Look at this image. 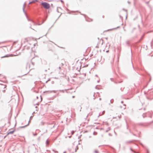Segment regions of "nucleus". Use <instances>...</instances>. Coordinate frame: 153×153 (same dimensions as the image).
I'll return each mask as SVG.
<instances>
[{"mask_svg":"<svg viewBox=\"0 0 153 153\" xmlns=\"http://www.w3.org/2000/svg\"><path fill=\"white\" fill-rule=\"evenodd\" d=\"M41 4L46 9H48L50 7V4L46 2H42Z\"/></svg>","mask_w":153,"mask_h":153,"instance_id":"nucleus-1","label":"nucleus"},{"mask_svg":"<svg viewBox=\"0 0 153 153\" xmlns=\"http://www.w3.org/2000/svg\"><path fill=\"white\" fill-rule=\"evenodd\" d=\"M108 62L110 63L111 66H112L114 62V58L113 56H110L108 59Z\"/></svg>","mask_w":153,"mask_h":153,"instance_id":"nucleus-2","label":"nucleus"},{"mask_svg":"<svg viewBox=\"0 0 153 153\" xmlns=\"http://www.w3.org/2000/svg\"><path fill=\"white\" fill-rule=\"evenodd\" d=\"M56 124L54 123H52L49 124L50 126H49L51 128H52L55 127Z\"/></svg>","mask_w":153,"mask_h":153,"instance_id":"nucleus-3","label":"nucleus"},{"mask_svg":"<svg viewBox=\"0 0 153 153\" xmlns=\"http://www.w3.org/2000/svg\"><path fill=\"white\" fill-rule=\"evenodd\" d=\"M15 131V129H14L13 131H10L9 130L8 132V133H7V134L8 135L10 134H12Z\"/></svg>","mask_w":153,"mask_h":153,"instance_id":"nucleus-4","label":"nucleus"},{"mask_svg":"<svg viewBox=\"0 0 153 153\" xmlns=\"http://www.w3.org/2000/svg\"><path fill=\"white\" fill-rule=\"evenodd\" d=\"M25 5H26V3H25L23 5V11L24 13H25L26 14V12H25Z\"/></svg>","mask_w":153,"mask_h":153,"instance_id":"nucleus-5","label":"nucleus"},{"mask_svg":"<svg viewBox=\"0 0 153 153\" xmlns=\"http://www.w3.org/2000/svg\"><path fill=\"white\" fill-rule=\"evenodd\" d=\"M49 141L48 140H47L45 142V144H46V146H48L49 145Z\"/></svg>","mask_w":153,"mask_h":153,"instance_id":"nucleus-6","label":"nucleus"},{"mask_svg":"<svg viewBox=\"0 0 153 153\" xmlns=\"http://www.w3.org/2000/svg\"><path fill=\"white\" fill-rule=\"evenodd\" d=\"M38 1L37 0H32L31 1V3H35L36 2H37Z\"/></svg>","mask_w":153,"mask_h":153,"instance_id":"nucleus-7","label":"nucleus"},{"mask_svg":"<svg viewBox=\"0 0 153 153\" xmlns=\"http://www.w3.org/2000/svg\"><path fill=\"white\" fill-rule=\"evenodd\" d=\"M111 129V128L110 127H109L108 128V129L107 130H106L105 131V132H107L109 131Z\"/></svg>","mask_w":153,"mask_h":153,"instance_id":"nucleus-8","label":"nucleus"},{"mask_svg":"<svg viewBox=\"0 0 153 153\" xmlns=\"http://www.w3.org/2000/svg\"><path fill=\"white\" fill-rule=\"evenodd\" d=\"M9 56L8 55H5L4 56H2L1 57V58H4V57H7Z\"/></svg>","mask_w":153,"mask_h":153,"instance_id":"nucleus-9","label":"nucleus"},{"mask_svg":"<svg viewBox=\"0 0 153 153\" xmlns=\"http://www.w3.org/2000/svg\"><path fill=\"white\" fill-rule=\"evenodd\" d=\"M44 123H44V122H41V123H40V125H42V126H43V125H44Z\"/></svg>","mask_w":153,"mask_h":153,"instance_id":"nucleus-10","label":"nucleus"},{"mask_svg":"<svg viewBox=\"0 0 153 153\" xmlns=\"http://www.w3.org/2000/svg\"><path fill=\"white\" fill-rule=\"evenodd\" d=\"M132 141H127V142H126V143L127 144L129 143H131L132 142Z\"/></svg>","mask_w":153,"mask_h":153,"instance_id":"nucleus-11","label":"nucleus"},{"mask_svg":"<svg viewBox=\"0 0 153 153\" xmlns=\"http://www.w3.org/2000/svg\"><path fill=\"white\" fill-rule=\"evenodd\" d=\"M27 126V125H26L25 126H21L20 127V128H25V127Z\"/></svg>","mask_w":153,"mask_h":153,"instance_id":"nucleus-12","label":"nucleus"},{"mask_svg":"<svg viewBox=\"0 0 153 153\" xmlns=\"http://www.w3.org/2000/svg\"><path fill=\"white\" fill-rule=\"evenodd\" d=\"M59 91L60 92H62V93L64 92V90H59Z\"/></svg>","mask_w":153,"mask_h":153,"instance_id":"nucleus-13","label":"nucleus"},{"mask_svg":"<svg viewBox=\"0 0 153 153\" xmlns=\"http://www.w3.org/2000/svg\"><path fill=\"white\" fill-rule=\"evenodd\" d=\"M78 149V147H77V146H76V148L75 149V152H76V151Z\"/></svg>","mask_w":153,"mask_h":153,"instance_id":"nucleus-14","label":"nucleus"},{"mask_svg":"<svg viewBox=\"0 0 153 153\" xmlns=\"http://www.w3.org/2000/svg\"><path fill=\"white\" fill-rule=\"evenodd\" d=\"M129 132H130V133H131L133 135L135 136V134H134L133 133H132V132L131 131V130H130V129L129 130Z\"/></svg>","mask_w":153,"mask_h":153,"instance_id":"nucleus-15","label":"nucleus"},{"mask_svg":"<svg viewBox=\"0 0 153 153\" xmlns=\"http://www.w3.org/2000/svg\"><path fill=\"white\" fill-rule=\"evenodd\" d=\"M52 151H53V152H54L55 153H58V152L57 151H56L54 150H53H53H52Z\"/></svg>","mask_w":153,"mask_h":153,"instance_id":"nucleus-16","label":"nucleus"},{"mask_svg":"<svg viewBox=\"0 0 153 153\" xmlns=\"http://www.w3.org/2000/svg\"><path fill=\"white\" fill-rule=\"evenodd\" d=\"M97 134V132H95L94 131V132H93V134L94 135H95L96 134Z\"/></svg>","mask_w":153,"mask_h":153,"instance_id":"nucleus-17","label":"nucleus"},{"mask_svg":"<svg viewBox=\"0 0 153 153\" xmlns=\"http://www.w3.org/2000/svg\"><path fill=\"white\" fill-rule=\"evenodd\" d=\"M113 100H110V102H111V103H113Z\"/></svg>","mask_w":153,"mask_h":153,"instance_id":"nucleus-18","label":"nucleus"},{"mask_svg":"<svg viewBox=\"0 0 153 153\" xmlns=\"http://www.w3.org/2000/svg\"><path fill=\"white\" fill-rule=\"evenodd\" d=\"M37 134L36 133L35 134H33V135L34 136H35Z\"/></svg>","mask_w":153,"mask_h":153,"instance_id":"nucleus-19","label":"nucleus"},{"mask_svg":"<svg viewBox=\"0 0 153 153\" xmlns=\"http://www.w3.org/2000/svg\"><path fill=\"white\" fill-rule=\"evenodd\" d=\"M124 106V107H123L124 109H125L126 108V105L124 104L123 105Z\"/></svg>","mask_w":153,"mask_h":153,"instance_id":"nucleus-20","label":"nucleus"},{"mask_svg":"<svg viewBox=\"0 0 153 153\" xmlns=\"http://www.w3.org/2000/svg\"><path fill=\"white\" fill-rule=\"evenodd\" d=\"M127 2L129 4H130L131 3L129 1H127Z\"/></svg>","mask_w":153,"mask_h":153,"instance_id":"nucleus-21","label":"nucleus"},{"mask_svg":"<svg viewBox=\"0 0 153 153\" xmlns=\"http://www.w3.org/2000/svg\"><path fill=\"white\" fill-rule=\"evenodd\" d=\"M108 135L109 136H112L111 134V133H110L108 134Z\"/></svg>","mask_w":153,"mask_h":153,"instance_id":"nucleus-22","label":"nucleus"},{"mask_svg":"<svg viewBox=\"0 0 153 153\" xmlns=\"http://www.w3.org/2000/svg\"><path fill=\"white\" fill-rule=\"evenodd\" d=\"M94 152L95 153H98V152L97 151V150H95V151H94Z\"/></svg>","mask_w":153,"mask_h":153,"instance_id":"nucleus-23","label":"nucleus"},{"mask_svg":"<svg viewBox=\"0 0 153 153\" xmlns=\"http://www.w3.org/2000/svg\"><path fill=\"white\" fill-rule=\"evenodd\" d=\"M40 137H38V140H40Z\"/></svg>","mask_w":153,"mask_h":153,"instance_id":"nucleus-24","label":"nucleus"},{"mask_svg":"<svg viewBox=\"0 0 153 153\" xmlns=\"http://www.w3.org/2000/svg\"><path fill=\"white\" fill-rule=\"evenodd\" d=\"M110 79H111V80L112 81H113V78H110Z\"/></svg>","mask_w":153,"mask_h":153,"instance_id":"nucleus-25","label":"nucleus"},{"mask_svg":"<svg viewBox=\"0 0 153 153\" xmlns=\"http://www.w3.org/2000/svg\"><path fill=\"white\" fill-rule=\"evenodd\" d=\"M105 113V111H103L102 112V114H104V113Z\"/></svg>","mask_w":153,"mask_h":153,"instance_id":"nucleus-26","label":"nucleus"},{"mask_svg":"<svg viewBox=\"0 0 153 153\" xmlns=\"http://www.w3.org/2000/svg\"><path fill=\"white\" fill-rule=\"evenodd\" d=\"M61 65V66H63V65H64V64H63V63H61V65Z\"/></svg>","mask_w":153,"mask_h":153,"instance_id":"nucleus-27","label":"nucleus"},{"mask_svg":"<svg viewBox=\"0 0 153 153\" xmlns=\"http://www.w3.org/2000/svg\"><path fill=\"white\" fill-rule=\"evenodd\" d=\"M30 122V120H29V121H28V124L27 125V126L29 125Z\"/></svg>","mask_w":153,"mask_h":153,"instance_id":"nucleus-28","label":"nucleus"},{"mask_svg":"<svg viewBox=\"0 0 153 153\" xmlns=\"http://www.w3.org/2000/svg\"><path fill=\"white\" fill-rule=\"evenodd\" d=\"M58 68H59V70L61 69V67H59Z\"/></svg>","mask_w":153,"mask_h":153,"instance_id":"nucleus-29","label":"nucleus"},{"mask_svg":"<svg viewBox=\"0 0 153 153\" xmlns=\"http://www.w3.org/2000/svg\"><path fill=\"white\" fill-rule=\"evenodd\" d=\"M31 4V1H30L29 3H28V4Z\"/></svg>","mask_w":153,"mask_h":153,"instance_id":"nucleus-30","label":"nucleus"},{"mask_svg":"<svg viewBox=\"0 0 153 153\" xmlns=\"http://www.w3.org/2000/svg\"><path fill=\"white\" fill-rule=\"evenodd\" d=\"M147 153H149V152L148 150H147Z\"/></svg>","mask_w":153,"mask_h":153,"instance_id":"nucleus-31","label":"nucleus"},{"mask_svg":"<svg viewBox=\"0 0 153 153\" xmlns=\"http://www.w3.org/2000/svg\"><path fill=\"white\" fill-rule=\"evenodd\" d=\"M101 115L100 114V113H99L98 117H99V116H100Z\"/></svg>","mask_w":153,"mask_h":153,"instance_id":"nucleus-32","label":"nucleus"},{"mask_svg":"<svg viewBox=\"0 0 153 153\" xmlns=\"http://www.w3.org/2000/svg\"><path fill=\"white\" fill-rule=\"evenodd\" d=\"M31 21L33 23V24L34 25V22L33 21Z\"/></svg>","mask_w":153,"mask_h":153,"instance_id":"nucleus-33","label":"nucleus"},{"mask_svg":"<svg viewBox=\"0 0 153 153\" xmlns=\"http://www.w3.org/2000/svg\"><path fill=\"white\" fill-rule=\"evenodd\" d=\"M49 80H48L46 82V83H47L48 82Z\"/></svg>","mask_w":153,"mask_h":153,"instance_id":"nucleus-34","label":"nucleus"},{"mask_svg":"<svg viewBox=\"0 0 153 153\" xmlns=\"http://www.w3.org/2000/svg\"><path fill=\"white\" fill-rule=\"evenodd\" d=\"M60 1H61V2H63V1H62V0H60Z\"/></svg>","mask_w":153,"mask_h":153,"instance_id":"nucleus-35","label":"nucleus"},{"mask_svg":"<svg viewBox=\"0 0 153 153\" xmlns=\"http://www.w3.org/2000/svg\"><path fill=\"white\" fill-rule=\"evenodd\" d=\"M47 152H50V150H47Z\"/></svg>","mask_w":153,"mask_h":153,"instance_id":"nucleus-36","label":"nucleus"},{"mask_svg":"<svg viewBox=\"0 0 153 153\" xmlns=\"http://www.w3.org/2000/svg\"><path fill=\"white\" fill-rule=\"evenodd\" d=\"M123 101H122L121 102V103H123Z\"/></svg>","mask_w":153,"mask_h":153,"instance_id":"nucleus-37","label":"nucleus"},{"mask_svg":"<svg viewBox=\"0 0 153 153\" xmlns=\"http://www.w3.org/2000/svg\"><path fill=\"white\" fill-rule=\"evenodd\" d=\"M114 82V83H116V84L117 83V82Z\"/></svg>","mask_w":153,"mask_h":153,"instance_id":"nucleus-38","label":"nucleus"},{"mask_svg":"<svg viewBox=\"0 0 153 153\" xmlns=\"http://www.w3.org/2000/svg\"><path fill=\"white\" fill-rule=\"evenodd\" d=\"M74 97H75V96H72V98H74Z\"/></svg>","mask_w":153,"mask_h":153,"instance_id":"nucleus-39","label":"nucleus"},{"mask_svg":"<svg viewBox=\"0 0 153 153\" xmlns=\"http://www.w3.org/2000/svg\"><path fill=\"white\" fill-rule=\"evenodd\" d=\"M32 64L33 65V64H34V62H32Z\"/></svg>","mask_w":153,"mask_h":153,"instance_id":"nucleus-40","label":"nucleus"},{"mask_svg":"<svg viewBox=\"0 0 153 153\" xmlns=\"http://www.w3.org/2000/svg\"><path fill=\"white\" fill-rule=\"evenodd\" d=\"M123 10H125V11H126V10H125V9H123Z\"/></svg>","mask_w":153,"mask_h":153,"instance_id":"nucleus-41","label":"nucleus"},{"mask_svg":"<svg viewBox=\"0 0 153 153\" xmlns=\"http://www.w3.org/2000/svg\"><path fill=\"white\" fill-rule=\"evenodd\" d=\"M36 98L37 99L38 98V96L36 97Z\"/></svg>","mask_w":153,"mask_h":153,"instance_id":"nucleus-42","label":"nucleus"},{"mask_svg":"<svg viewBox=\"0 0 153 153\" xmlns=\"http://www.w3.org/2000/svg\"><path fill=\"white\" fill-rule=\"evenodd\" d=\"M95 76H97H97H97V75H95Z\"/></svg>","mask_w":153,"mask_h":153,"instance_id":"nucleus-43","label":"nucleus"},{"mask_svg":"<svg viewBox=\"0 0 153 153\" xmlns=\"http://www.w3.org/2000/svg\"><path fill=\"white\" fill-rule=\"evenodd\" d=\"M53 91L54 92H56V91Z\"/></svg>","mask_w":153,"mask_h":153,"instance_id":"nucleus-44","label":"nucleus"},{"mask_svg":"<svg viewBox=\"0 0 153 153\" xmlns=\"http://www.w3.org/2000/svg\"><path fill=\"white\" fill-rule=\"evenodd\" d=\"M35 108H37V106H36L35 107Z\"/></svg>","mask_w":153,"mask_h":153,"instance_id":"nucleus-45","label":"nucleus"},{"mask_svg":"<svg viewBox=\"0 0 153 153\" xmlns=\"http://www.w3.org/2000/svg\"><path fill=\"white\" fill-rule=\"evenodd\" d=\"M32 117V116H31L30 117V119L31 118V117Z\"/></svg>","mask_w":153,"mask_h":153,"instance_id":"nucleus-46","label":"nucleus"},{"mask_svg":"<svg viewBox=\"0 0 153 153\" xmlns=\"http://www.w3.org/2000/svg\"><path fill=\"white\" fill-rule=\"evenodd\" d=\"M114 132L115 134H116V132H115V131H114Z\"/></svg>","mask_w":153,"mask_h":153,"instance_id":"nucleus-47","label":"nucleus"},{"mask_svg":"<svg viewBox=\"0 0 153 153\" xmlns=\"http://www.w3.org/2000/svg\"><path fill=\"white\" fill-rule=\"evenodd\" d=\"M131 149V151H133V150H132V149Z\"/></svg>","mask_w":153,"mask_h":153,"instance_id":"nucleus-48","label":"nucleus"},{"mask_svg":"<svg viewBox=\"0 0 153 153\" xmlns=\"http://www.w3.org/2000/svg\"><path fill=\"white\" fill-rule=\"evenodd\" d=\"M121 82H122V81H121V82H119V83H121Z\"/></svg>","mask_w":153,"mask_h":153,"instance_id":"nucleus-49","label":"nucleus"},{"mask_svg":"<svg viewBox=\"0 0 153 153\" xmlns=\"http://www.w3.org/2000/svg\"><path fill=\"white\" fill-rule=\"evenodd\" d=\"M36 105H39V104H38V103H36Z\"/></svg>","mask_w":153,"mask_h":153,"instance_id":"nucleus-50","label":"nucleus"},{"mask_svg":"<svg viewBox=\"0 0 153 153\" xmlns=\"http://www.w3.org/2000/svg\"><path fill=\"white\" fill-rule=\"evenodd\" d=\"M99 82V80H98V81H97V82Z\"/></svg>","mask_w":153,"mask_h":153,"instance_id":"nucleus-51","label":"nucleus"},{"mask_svg":"<svg viewBox=\"0 0 153 153\" xmlns=\"http://www.w3.org/2000/svg\"><path fill=\"white\" fill-rule=\"evenodd\" d=\"M66 153V152H63V153Z\"/></svg>","mask_w":153,"mask_h":153,"instance_id":"nucleus-52","label":"nucleus"},{"mask_svg":"<svg viewBox=\"0 0 153 153\" xmlns=\"http://www.w3.org/2000/svg\"><path fill=\"white\" fill-rule=\"evenodd\" d=\"M99 100H101V98H100L99 99Z\"/></svg>","mask_w":153,"mask_h":153,"instance_id":"nucleus-53","label":"nucleus"},{"mask_svg":"<svg viewBox=\"0 0 153 153\" xmlns=\"http://www.w3.org/2000/svg\"><path fill=\"white\" fill-rule=\"evenodd\" d=\"M120 108H122V107L121 106H120Z\"/></svg>","mask_w":153,"mask_h":153,"instance_id":"nucleus-54","label":"nucleus"},{"mask_svg":"<svg viewBox=\"0 0 153 153\" xmlns=\"http://www.w3.org/2000/svg\"><path fill=\"white\" fill-rule=\"evenodd\" d=\"M119 27H117V28H118Z\"/></svg>","mask_w":153,"mask_h":153,"instance_id":"nucleus-55","label":"nucleus"},{"mask_svg":"<svg viewBox=\"0 0 153 153\" xmlns=\"http://www.w3.org/2000/svg\"><path fill=\"white\" fill-rule=\"evenodd\" d=\"M28 21L30 20L29 19H28Z\"/></svg>","mask_w":153,"mask_h":153,"instance_id":"nucleus-56","label":"nucleus"},{"mask_svg":"<svg viewBox=\"0 0 153 153\" xmlns=\"http://www.w3.org/2000/svg\"><path fill=\"white\" fill-rule=\"evenodd\" d=\"M107 125H108V123H107Z\"/></svg>","mask_w":153,"mask_h":153,"instance_id":"nucleus-57","label":"nucleus"},{"mask_svg":"<svg viewBox=\"0 0 153 153\" xmlns=\"http://www.w3.org/2000/svg\"><path fill=\"white\" fill-rule=\"evenodd\" d=\"M127 18V16H126V18Z\"/></svg>","mask_w":153,"mask_h":153,"instance_id":"nucleus-58","label":"nucleus"},{"mask_svg":"<svg viewBox=\"0 0 153 153\" xmlns=\"http://www.w3.org/2000/svg\"><path fill=\"white\" fill-rule=\"evenodd\" d=\"M121 17V16L120 15V17Z\"/></svg>","mask_w":153,"mask_h":153,"instance_id":"nucleus-59","label":"nucleus"},{"mask_svg":"<svg viewBox=\"0 0 153 153\" xmlns=\"http://www.w3.org/2000/svg\"><path fill=\"white\" fill-rule=\"evenodd\" d=\"M124 31H125V30H125V29H124Z\"/></svg>","mask_w":153,"mask_h":153,"instance_id":"nucleus-60","label":"nucleus"},{"mask_svg":"<svg viewBox=\"0 0 153 153\" xmlns=\"http://www.w3.org/2000/svg\"><path fill=\"white\" fill-rule=\"evenodd\" d=\"M34 112H33V114H34Z\"/></svg>","mask_w":153,"mask_h":153,"instance_id":"nucleus-61","label":"nucleus"},{"mask_svg":"<svg viewBox=\"0 0 153 153\" xmlns=\"http://www.w3.org/2000/svg\"><path fill=\"white\" fill-rule=\"evenodd\" d=\"M34 112H33V114H34Z\"/></svg>","mask_w":153,"mask_h":153,"instance_id":"nucleus-62","label":"nucleus"},{"mask_svg":"<svg viewBox=\"0 0 153 153\" xmlns=\"http://www.w3.org/2000/svg\"><path fill=\"white\" fill-rule=\"evenodd\" d=\"M5 91V90H4L3 91Z\"/></svg>","mask_w":153,"mask_h":153,"instance_id":"nucleus-63","label":"nucleus"}]
</instances>
